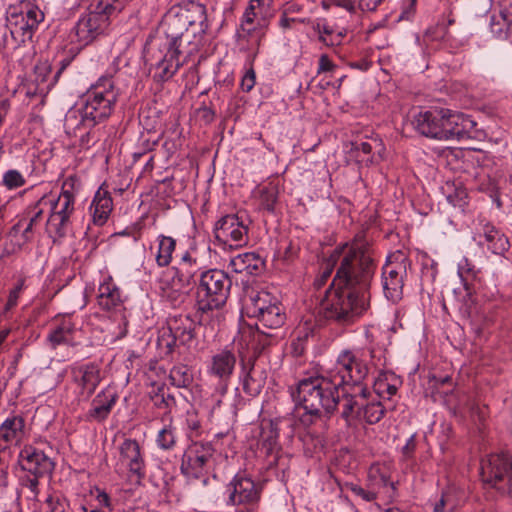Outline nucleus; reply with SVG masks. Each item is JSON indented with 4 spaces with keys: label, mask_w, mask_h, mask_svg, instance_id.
I'll use <instances>...</instances> for the list:
<instances>
[{
    "label": "nucleus",
    "mask_w": 512,
    "mask_h": 512,
    "mask_svg": "<svg viewBox=\"0 0 512 512\" xmlns=\"http://www.w3.org/2000/svg\"><path fill=\"white\" fill-rule=\"evenodd\" d=\"M167 332L169 339H166V331H164L160 341H165L166 347L171 352L177 341L186 345L194 339V322L187 315L173 316L167 321Z\"/></svg>",
    "instance_id": "nucleus-22"
},
{
    "label": "nucleus",
    "mask_w": 512,
    "mask_h": 512,
    "mask_svg": "<svg viewBox=\"0 0 512 512\" xmlns=\"http://www.w3.org/2000/svg\"><path fill=\"white\" fill-rule=\"evenodd\" d=\"M258 452L266 461L269 467L278 462L281 447L278 442L279 428L275 421L262 419L259 424Z\"/></svg>",
    "instance_id": "nucleus-20"
},
{
    "label": "nucleus",
    "mask_w": 512,
    "mask_h": 512,
    "mask_svg": "<svg viewBox=\"0 0 512 512\" xmlns=\"http://www.w3.org/2000/svg\"><path fill=\"white\" fill-rule=\"evenodd\" d=\"M338 387L327 375L310 376L301 379L297 385V399L303 409L333 414L339 404Z\"/></svg>",
    "instance_id": "nucleus-5"
},
{
    "label": "nucleus",
    "mask_w": 512,
    "mask_h": 512,
    "mask_svg": "<svg viewBox=\"0 0 512 512\" xmlns=\"http://www.w3.org/2000/svg\"><path fill=\"white\" fill-rule=\"evenodd\" d=\"M443 113H446L443 108L419 112L415 115L412 122L414 128L425 137L441 140L443 132L441 126L443 125L442 121H444Z\"/></svg>",
    "instance_id": "nucleus-26"
},
{
    "label": "nucleus",
    "mask_w": 512,
    "mask_h": 512,
    "mask_svg": "<svg viewBox=\"0 0 512 512\" xmlns=\"http://www.w3.org/2000/svg\"><path fill=\"white\" fill-rule=\"evenodd\" d=\"M117 396L110 391H103L96 395L91 404L86 418L89 421L101 422L110 414L112 407L116 402Z\"/></svg>",
    "instance_id": "nucleus-31"
},
{
    "label": "nucleus",
    "mask_w": 512,
    "mask_h": 512,
    "mask_svg": "<svg viewBox=\"0 0 512 512\" xmlns=\"http://www.w3.org/2000/svg\"><path fill=\"white\" fill-rule=\"evenodd\" d=\"M122 7L123 3L120 0H93L89 12L82 16L74 27L77 41L81 45L92 42L108 26L109 17Z\"/></svg>",
    "instance_id": "nucleus-6"
},
{
    "label": "nucleus",
    "mask_w": 512,
    "mask_h": 512,
    "mask_svg": "<svg viewBox=\"0 0 512 512\" xmlns=\"http://www.w3.org/2000/svg\"><path fill=\"white\" fill-rule=\"evenodd\" d=\"M467 192L463 188H456L454 193L447 195V200L455 207H464L466 205Z\"/></svg>",
    "instance_id": "nucleus-53"
},
{
    "label": "nucleus",
    "mask_w": 512,
    "mask_h": 512,
    "mask_svg": "<svg viewBox=\"0 0 512 512\" xmlns=\"http://www.w3.org/2000/svg\"><path fill=\"white\" fill-rule=\"evenodd\" d=\"M345 36V32L343 30L338 29L333 35L326 36L323 35L322 42L326 46H338L341 44L343 37Z\"/></svg>",
    "instance_id": "nucleus-57"
},
{
    "label": "nucleus",
    "mask_w": 512,
    "mask_h": 512,
    "mask_svg": "<svg viewBox=\"0 0 512 512\" xmlns=\"http://www.w3.org/2000/svg\"><path fill=\"white\" fill-rule=\"evenodd\" d=\"M183 61L178 59L172 53L167 50L163 58H161L156 64L155 78L160 81H166L170 79L183 65Z\"/></svg>",
    "instance_id": "nucleus-37"
},
{
    "label": "nucleus",
    "mask_w": 512,
    "mask_h": 512,
    "mask_svg": "<svg viewBox=\"0 0 512 512\" xmlns=\"http://www.w3.org/2000/svg\"><path fill=\"white\" fill-rule=\"evenodd\" d=\"M113 207L112 198L108 191L99 189L93 198V201L90 206V211L92 213L93 222L96 225H103Z\"/></svg>",
    "instance_id": "nucleus-33"
},
{
    "label": "nucleus",
    "mask_w": 512,
    "mask_h": 512,
    "mask_svg": "<svg viewBox=\"0 0 512 512\" xmlns=\"http://www.w3.org/2000/svg\"><path fill=\"white\" fill-rule=\"evenodd\" d=\"M43 19V12L37 8L23 11L18 6H10L6 11V27L10 31V40L6 38L7 45L17 49L31 42L35 30Z\"/></svg>",
    "instance_id": "nucleus-9"
},
{
    "label": "nucleus",
    "mask_w": 512,
    "mask_h": 512,
    "mask_svg": "<svg viewBox=\"0 0 512 512\" xmlns=\"http://www.w3.org/2000/svg\"><path fill=\"white\" fill-rule=\"evenodd\" d=\"M429 386L437 393L447 395L452 390V378L448 375L443 377H437L432 375L429 378Z\"/></svg>",
    "instance_id": "nucleus-50"
},
{
    "label": "nucleus",
    "mask_w": 512,
    "mask_h": 512,
    "mask_svg": "<svg viewBox=\"0 0 512 512\" xmlns=\"http://www.w3.org/2000/svg\"><path fill=\"white\" fill-rule=\"evenodd\" d=\"M335 67V64L330 60V58L326 54H323L320 56L317 72L318 74L329 72L334 70Z\"/></svg>",
    "instance_id": "nucleus-60"
},
{
    "label": "nucleus",
    "mask_w": 512,
    "mask_h": 512,
    "mask_svg": "<svg viewBox=\"0 0 512 512\" xmlns=\"http://www.w3.org/2000/svg\"><path fill=\"white\" fill-rule=\"evenodd\" d=\"M232 281L227 273L210 269L201 274L197 288V309L203 313L222 308L229 296Z\"/></svg>",
    "instance_id": "nucleus-8"
},
{
    "label": "nucleus",
    "mask_w": 512,
    "mask_h": 512,
    "mask_svg": "<svg viewBox=\"0 0 512 512\" xmlns=\"http://www.w3.org/2000/svg\"><path fill=\"white\" fill-rule=\"evenodd\" d=\"M45 214L39 206V200L29 205L24 212L23 218L11 228L9 237L21 248L34 238L35 227L40 224Z\"/></svg>",
    "instance_id": "nucleus-18"
},
{
    "label": "nucleus",
    "mask_w": 512,
    "mask_h": 512,
    "mask_svg": "<svg viewBox=\"0 0 512 512\" xmlns=\"http://www.w3.org/2000/svg\"><path fill=\"white\" fill-rule=\"evenodd\" d=\"M302 22L301 20L293 17H289V14L283 13L279 20V26L283 29H290L294 24Z\"/></svg>",
    "instance_id": "nucleus-61"
},
{
    "label": "nucleus",
    "mask_w": 512,
    "mask_h": 512,
    "mask_svg": "<svg viewBox=\"0 0 512 512\" xmlns=\"http://www.w3.org/2000/svg\"><path fill=\"white\" fill-rule=\"evenodd\" d=\"M39 478L38 475L30 472H25L20 478L19 483L22 488H26L30 492L29 498L32 500H38L39 496Z\"/></svg>",
    "instance_id": "nucleus-49"
},
{
    "label": "nucleus",
    "mask_w": 512,
    "mask_h": 512,
    "mask_svg": "<svg viewBox=\"0 0 512 512\" xmlns=\"http://www.w3.org/2000/svg\"><path fill=\"white\" fill-rule=\"evenodd\" d=\"M408 267L410 260L405 252L397 250L388 255L382 268V287L388 300L397 302L402 298Z\"/></svg>",
    "instance_id": "nucleus-12"
},
{
    "label": "nucleus",
    "mask_w": 512,
    "mask_h": 512,
    "mask_svg": "<svg viewBox=\"0 0 512 512\" xmlns=\"http://www.w3.org/2000/svg\"><path fill=\"white\" fill-rule=\"evenodd\" d=\"M475 238L482 246L496 255L504 254L510 247L508 238L489 222L481 223V229L476 233Z\"/></svg>",
    "instance_id": "nucleus-29"
},
{
    "label": "nucleus",
    "mask_w": 512,
    "mask_h": 512,
    "mask_svg": "<svg viewBox=\"0 0 512 512\" xmlns=\"http://www.w3.org/2000/svg\"><path fill=\"white\" fill-rule=\"evenodd\" d=\"M490 30L497 39L508 37L512 31V2L502 4L498 14L491 17Z\"/></svg>",
    "instance_id": "nucleus-32"
},
{
    "label": "nucleus",
    "mask_w": 512,
    "mask_h": 512,
    "mask_svg": "<svg viewBox=\"0 0 512 512\" xmlns=\"http://www.w3.org/2000/svg\"><path fill=\"white\" fill-rule=\"evenodd\" d=\"M98 305L102 310L107 312L120 313L121 316V331L116 338L121 339L127 334L128 321L123 314L124 306L121 298V292L116 284L109 277L98 288Z\"/></svg>",
    "instance_id": "nucleus-21"
},
{
    "label": "nucleus",
    "mask_w": 512,
    "mask_h": 512,
    "mask_svg": "<svg viewBox=\"0 0 512 512\" xmlns=\"http://www.w3.org/2000/svg\"><path fill=\"white\" fill-rule=\"evenodd\" d=\"M158 447L162 450H171L176 445L175 427L172 423L165 425L159 432L156 438Z\"/></svg>",
    "instance_id": "nucleus-46"
},
{
    "label": "nucleus",
    "mask_w": 512,
    "mask_h": 512,
    "mask_svg": "<svg viewBox=\"0 0 512 512\" xmlns=\"http://www.w3.org/2000/svg\"><path fill=\"white\" fill-rule=\"evenodd\" d=\"M79 190V180L76 176L66 178L57 197L43 195L39 206L48 214L46 232L52 238L65 236L70 226V218L75 210V196Z\"/></svg>",
    "instance_id": "nucleus-3"
},
{
    "label": "nucleus",
    "mask_w": 512,
    "mask_h": 512,
    "mask_svg": "<svg viewBox=\"0 0 512 512\" xmlns=\"http://www.w3.org/2000/svg\"><path fill=\"white\" fill-rule=\"evenodd\" d=\"M176 241L172 237L160 235L158 237V251L156 262L159 266H168L172 260V254L175 251Z\"/></svg>",
    "instance_id": "nucleus-40"
},
{
    "label": "nucleus",
    "mask_w": 512,
    "mask_h": 512,
    "mask_svg": "<svg viewBox=\"0 0 512 512\" xmlns=\"http://www.w3.org/2000/svg\"><path fill=\"white\" fill-rule=\"evenodd\" d=\"M214 455L213 445L209 442H193L185 450L181 472L190 480L201 479L203 486L210 484L211 479L206 476Z\"/></svg>",
    "instance_id": "nucleus-14"
},
{
    "label": "nucleus",
    "mask_w": 512,
    "mask_h": 512,
    "mask_svg": "<svg viewBox=\"0 0 512 512\" xmlns=\"http://www.w3.org/2000/svg\"><path fill=\"white\" fill-rule=\"evenodd\" d=\"M250 301L251 303L248 309L253 317L281 305L278 296L267 290L257 291L255 294L251 295Z\"/></svg>",
    "instance_id": "nucleus-34"
},
{
    "label": "nucleus",
    "mask_w": 512,
    "mask_h": 512,
    "mask_svg": "<svg viewBox=\"0 0 512 512\" xmlns=\"http://www.w3.org/2000/svg\"><path fill=\"white\" fill-rule=\"evenodd\" d=\"M447 503V496L443 493L440 499L433 504V512H445V507L447 506Z\"/></svg>",
    "instance_id": "nucleus-64"
},
{
    "label": "nucleus",
    "mask_w": 512,
    "mask_h": 512,
    "mask_svg": "<svg viewBox=\"0 0 512 512\" xmlns=\"http://www.w3.org/2000/svg\"><path fill=\"white\" fill-rule=\"evenodd\" d=\"M73 382L80 389V394L89 398L101 381L100 368L94 363L74 365L71 367Z\"/></svg>",
    "instance_id": "nucleus-25"
},
{
    "label": "nucleus",
    "mask_w": 512,
    "mask_h": 512,
    "mask_svg": "<svg viewBox=\"0 0 512 512\" xmlns=\"http://www.w3.org/2000/svg\"><path fill=\"white\" fill-rule=\"evenodd\" d=\"M480 272V269L466 257L462 258L458 263V274L462 279L464 286L469 284V281L479 280Z\"/></svg>",
    "instance_id": "nucleus-44"
},
{
    "label": "nucleus",
    "mask_w": 512,
    "mask_h": 512,
    "mask_svg": "<svg viewBox=\"0 0 512 512\" xmlns=\"http://www.w3.org/2000/svg\"><path fill=\"white\" fill-rule=\"evenodd\" d=\"M163 27L166 42L164 47L183 62L198 52L208 29L206 7L189 1L172 7L165 15Z\"/></svg>",
    "instance_id": "nucleus-1"
},
{
    "label": "nucleus",
    "mask_w": 512,
    "mask_h": 512,
    "mask_svg": "<svg viewBox=\"0 0 512 512\" xmlns=\"http://www.w3.org/2000/svg\"><path fill=\"white\" fill-rule=\"evenodd\" d=\"M260 262V257L255 253H244L231 259L230 266L236 273L252 274L258 269Z\"/></svg>",
    "instance_id": "nucleus-38"
},
{
    "label": "nucleus",
    "mask_w": 512,
    "mask_h": 512,
    "mask_svg": "<svg viewBox=\"0 0 512 512\" xmlns=\"http://www.w3.org/2000/svg\"><path fill=\"white\" fill-rule=\"evenodd\" d=\"M228 504L235 506V512H259L262 485L252 478L237 474L227 485Z\"/></svg>",
    "instance_id": "nucleus-13"
},
{
    "label": "nucleus",
    "mask_w": 512,
    "mask_h": 512,
    "mask_svg": "<svg viewBox=\"0 0 512 512\" xmlns=\"http://www.w3.org/2000/svg\"><path fill=\"white\" fill-rule=\"evenodd\" d=\"M90 495H95V505H81L80 510L82 512H112L113 504L111 497L104 490L95 487L90 490Z\"/></svg>",
    "instance_id": "nucleus-39"
},
{
    "label": "nucleus",
    "mask_w": 512,
    "mask_h": 512,
    "mask_svg": "<svg viewBox=\"0 0 512 512\" xmlns=\"http://www.w3.org/2000/svg\"><path fill=\"white\" fill-rule=\"evenodd\" d=\"M248 230V226L238 215L230 214L216 222L214 235L219 243L239 248L248 243Z\"/></svg>",
    "instance_id": "nucleus-16"
},
{
    "label": "nucleus",
    "mask_w": 512,
    "mask_h": 512,
    "mask_svg": "<svg viewBox=\"0 0 512 512\" xmlns=\"http://www.w3.org/2000/svg\"><path fill=\"white\" fill-rule=\"evenodd\" d=\"M444 121L441 128V140L469 138L476 126V122L463 113L444 109Z\"/></svg>",
    "instance_id": "nucleus-23"
},
{
    "label": "nucleus",
    "mask_w": 512,
    "mask_h": 512,
    "mask_svg": "<svg viewBox=\"0 0 512 512\" xmlns=\"http://www.w3.org/2000/svg\"><path fill=\"white\" fill-rule=\"evenodd\" d=\"M331 259L339 263L332 281L334 286L350 287L370 298V284L376 265L368 242L363 237H357L350 244L337 247Z\"/></svg>",
    "instance_id": "nucleus-2"
},
{
    "label": "nucleus",
    "mask_w": 512,
    "mask_h": 512,
    "mask_svg": "<svg viewBox=\"0 0 512 512\" xmlns=\"http://www.w3.org/2000/svg\"><path fill=\"white\" fill-rule=\"evenodd\" d=\"M119 454L117 466L126 468L129 477L136 483H140L145 477L146 465L139 443L134 439H125L119 446Z\"/></svg>",
    "instance_id": "nucleus-19"
},
{
    "label": "nucleus",
    "mask_w": 512,
    "mask_h": 512,
    "mask_svg": "<svg viewBox=\"0 0 512 512\" xmlns=\"http://www.w3.org/2000/svg\"><path fill=\"white\" fill-rule=\"evenodd\" d=\"M304 413L300 415L299 421L300 423L305 426L309 427L313 425L315 422H317L321 417L325 414L323 411H317L314 412L311 409H304Z\"/></svg>",
    "instance_id": "nucleus-54"
},
{
    "label": "nucleus",
    "mask_w": 512,
    "mask_h": 512,
    "mask_svg": "<svg viewBox=\"0 0 512 512\" xmlns=\"http://www.w3.org/2000/svg\"><path fill=\"white\" fill-rule=\"evenodd\" d=\"M2 182L10 190L22 187L26 183L24 176L15 169H10L4 173Z\"/></svg>",
    "instance_id": "nucleus-51"
},
{
    "label": "nucleus",
    "mask_w": 512,
    "mask_h": 512,
    "mask_svg": "<svg viewBox=\"0 0 512 512\" xmlns=\"http://www.w3.org/2000/svg\"><path fill=\"white\" fill-rule=\"evenodd\" d=\"M96 123L82 109H71L65 116L64 127L69 136L79 139V145L87 149L95 141L93 128Z\"/></svg>",
    "instance_id": "nucleus-17"
},
{
    "label": "nucleus",
    "mask_w": 512,
    "mask_h": 512,
    "mask_svg": "<svg viewBox=\"0 0 512 512\" xmlns=\"http://www.w3.org/2000/svg\"><path fill=\"white\" fill-rule=\"evenodd\" d=\"M278 194V186L272 182L260 187L258 190V199L262 209L268 212H274Z\"/></svg>",
    "instance_id": "nucleus-41"
},
{
    "label": "nucleus",
    "mask_w": 512,
    "mask_h": 512,
    "mask_svg": "<svg viewBox=\"0 0 512 512\" xmlns=\"http://www.w3.org/2000/svg\"><path fill=\"white\" fill-rule=\"evenodd\" d=\"M368 372L367 364L358 354L351 350H343L326 374L341 388L344 385L359 386Z\"/></svg>",
    "instance_id": "nucleus-11"
},
{
    "label": "nucleus",
    "mask_w": 512,
    "mask_h": 512,
    "mask_svg": "<svg viewBox=\"0 0 512 512\" xmlns=\"http://www.w3.org/2000/svg\"><path fill=\"white\" fill-rule=\"evenodd\" d=\"M24 426L21 416L8 417L0 426V450L18 445L24 436Z\"/></svg>",
    "instance_id": "nucleus-30"
},
{
    "label": "nucleus",
    "mask_w": 512,
    "mask_h": 512,
    "mask_svg": "<svg viewBox=\"0 0 512 512\" xmlns=\"http://www.w3.org/2000/svg\"><path fill=\"white\" fill-rule=\"evenodd\" d=\"M20 464L24 472H30L40 477L51 474L54 469V463L44 452L31 447L25 448L21 452Z\"/></svg>",
    "instance_id": "nucleus-28"
},
{
    "label": "nucleus",
    "mask_w": 512,
    "mask_h": 512,
    "mask_svg": "<svg viewBox=\"0 0 512 512\" xmlns=\"http://www.w3.org/2000/svg\"><path fill=\"white\" fill-rule=\"evenodd\" d=\"M315 29L318 31L319 34V40L322 42L323 35L331 36L333 35L338 29H336L334 26L329 25L328 23H317L315 26Z\"/></svg>",
    "instance_id": "nucleus-59"
},
{
    "label": "nucleus",
    "mask_w": 512,
    "mask_h": 512,
    "mask_svg": "<svg viewBox=\"0 0 512 512\" xmlns=\"http://www.w3.org/2000/svg\"><path fill=\"white\" fill-rule=\"evenodd\" d=\"M346 487L350 489L356 496L360 497L361 499L367 502L374 501L377 498V493L373 491H367L356 484H346Z\"/></svg>",
    "instance_id": "nucleus-55"
},
{
    "label": "nucleus",
    "mask_w": 512,
    "mask_h": 512,
    "mask_svg": "<svg viewBox=\"0 0 512 512\" xmlns=\"http://www.w3.org/2000/svg\"><path fill=\"white\" fill-rule=\"evenodd\" d=\"M369 301V297L357 293L353 288L334 286L332 282L321 301L320 310L328 320L350 324L368 309Z\"/></svg>",
    "instance_id": "nucleus-4"
},
{
    "label": "nucleus",
    "mask_w": 512,
    "mask_h": 512,
    "mask_svg": "<svg viewBox=\"0 0 512 512\" xmlns=\"http://www.w3.org/2000/svg\"><path fill=\"white\" fill-rule=\"evenodd\" d=\"M338 405H341V417L345 420L347 426L352 425L353 419L361 417L363 402L360 403L356 395L350 393L343 394L342 399L339 397Z\"/></svg>",
    "instance_id": "nucleus-36"
},
{
    "label": "nucleus",
    "mask_w": 512,
    "mask_h": 512,
    "mask_svg": "<svg viewBox=\"0 0 512 512\" xmlns=\"http://www.w3.org/2000/svg\"><path fill=\"white\" fill-rule=\"evenodd\" d=\"M118 96L112 77L101 76L83 96L81 108L97 125L111 116Z\"/></svg>",
    "instance_id": "nucleus-7"
},
{
    "label": "nucleus",
    "mask_w": 512,
    "mask_h": 512,
    "mask_svg": "<svg viewBox=\"0 0 512 512\" xmlns=\"http://www.w3.org/2000/svg\"><path fill=\"white\" fill-rule=\"evenodd\" d=\"M256 83V75L253 68H250L242 78L241 88L245 92H249L253 89Z\"/></svg>",
    "instance_id": "nucleus-56"
},
{
    "label": "nucleus",
    "mask_w": 512,
    "mask_h": 512,
    "mask_svg": "<svg viewBox=\"0 0 512 512\" xmlns=\"http://www.w3.org/2000/svg\"><path fill=\"white\" fill-rule=\"evenodd\" d=\"M259 5H260V0H251L243 14V18H242V22H241V31H242V33H244L247 36L251 35L256 30L255 9Z\"/></svg>",
    "instance_id": "nucleus-45"
},
{
    "label": "nucleus",
    "mask_w": 512,
    "mask_h": 512,
    "mask_svg": "<svg viewBox=\"0 0 512 512\" xmlns=\"http://www.w3.org/2000/svg\"><path fill=\"white\" fill-rule=\"evenodd\" d=\"M384 0H359V8L362 11H375Z\"/></svg>",
    "instance_id": "nucleus-62"
},
{
    "label": "nucleus",
    "mask_w": 512,
    "mask_h": 512,
    "mask_svg": "<svg viewBox=\"0 0 512 512\" xmlns=\"http://www.w3.org/2000/svg\"><path fill=\"white\" fill-rule=\"evenodd\" d=\"M483 482L500 491L511 492L512 456L508 453H495L481 464Z\"/></svg>",
    "instance_id": "nucleus-15"
},
{
    "label": "nucleus",
    "mask_w": 512,
    "mask_h": 512,
    "mask_svg": "<svg viewBox=\"0 0 512 512\" xmlns=\"http://www.w3.org/2000/svg\"><path fill=\"white\" fill-rule=\"evenodd\" d=\"M258 320L257 334L254 335V340L257 341L262 349L270 344V338L274 337L273 331L280 329L286 320V315L282 304L271 308L264 313L256 316Z\"/></svg>",
    "instance_id": "nucleus-24"
},
{
    "label": "nucleus",
    "mask_w": 512,
    "mask_h": 512,
    "mask_svg": "<svg viewBox=\"0 0 512 512\" xmlns=\"http://www.w3.org/2000/svg\"><path fill=\"white\" fill-rule=\"evenodd\" d=\"M385 413V409L380 402L364 404L361 408V417L365 419L368 424H375L379 422Z\"/></svg>",
    "instance_id": "nucleus-47"
},
{
    "label": "nucleus",
    "mask_w": 512,
    "mask_h": 512,
    "mask_svg": "<svg viewBox=\"0 0 512 512\" xmlns=\"http://www.w3.org/2000/svg\"><path fill=\"white\" fill-rule=\"evenodd\" d=\"M169 380L177 388H187L193 382V374L188 366L178 364L170 370Z\"/></svg>",
    "instance_id": "nucleus-42"
},
{
    "label": "nucleus",
    "mask_w": 512,
    "mask_h": 512,
    "mask_svg": "<svg viewBox=\"0 0 512 512\" xmlns=\"http://www.w3.org/2000/svg\"><path fill=\"white\" fill-rule=\"evenodd\" d=\"M458 310L466 317H471L475 310V300L473 298V288L470 284L464 286V295L456 304Z\"/></svg>",
    "instance_id": "nucleus-48"
},
{
    "label": "nucleus",
    "mask_w": 512,
    "mask_h": 512,
    "mask_svg": "<svg viewBox=\"0 0 512 512\" xmlns=\"http://www.w3.org/2000/svg\"><path fill=\"white\" fill-rule=\"evenodd\" d=\"M236 363L237 357L233 351L221 349L211 356L208 373L226 386L234 373Z\"/></svg>",
    "instance_id": "nucleus-27"
},
{
    "label": "nucleus",
    "mask_w": 512,
    "mask_h": 512,
    "mask_svg": "<svg viewBox=\"0 0 512 512\" xmlns=\"http://www.w3.org/2000/svg\"><path fill=\"white\" fill-rule=\"evenodd\" d=\"M55 322V327L47 337L52 348L68 343L69 337L75 330V325L69 317L56 318Z\"/></svg>",
    "instance_id": "nucleus-35"
},
{
    "label": "nucleus",
    "mask_w": 512,
    "mask_h": 512,
    "mask_svg": "<svg viewBox=\"0 0 512 512\" xmlns=\"http://www.w3.org/2000/svg\"><path fill=\"white\" fill-rule=\"evenodd\" d=\"M194 266L195 262L193 263L189 256H184L179 267L172 268L161 277V295L172 305H178L186 298L195 273Z\"/></svg>",
    "instance_id": "nucleus-10"
},
{
    "label": "nucleus",
    "mask_w": 512,
    "mask_h": 512,
    "mask_svg": "<svg viewBox=\"0 0 512 512\" xmlns=\"http://www.w3.org/2000/svg\"><path fill=\"white\" fill-rule=\"evenodd\" d=\"M264 386L262 378L257 377L254 364L245 372L243 390L250 396L258 395Z\"/></svg>",
    "instance_id": "nucleus-43"
},
{
    "label": "nucleus",
    "mask_w": 512,
    "mask_h": 512,
    "mask_svg": "<svg viewBox=\"0 0 512 512\" xmlns=\"http://www.w3.org/2000/svg\"><path fill=\"white\" fill-rule=\"evenodd\" d=\"M45 503L47 505L46 512H66L68 507V503L64 499L54 496H48Z\"/></svg>",
    "instance_id": "nucleus-52"
},
{
    "label": "nucleus",
    "mask_w": 512,
    "mask_h": 512,
    "mask_svg": "<svg viewBox=\"0 0 512 512\" xmlns=\"http://www.w3.org/2000/svg\"><path fill=\"white\" fill-rule=\"evenodd\" d=\"M23 285H24V281L20 280L19 283L17 284V286L10 291L8 301L6 304L7 308H12L17 304L19 294L23 289Z\"/></svg>",
    "instance_id": "nucleus-58"
},
{
    "label": "nucleus",
    "mask_w": 512,
    "mask_h": 512,
    "mask_svg": "<svg viewBox=\"0 0 512 512\" xmlns=\"http://www.w3.org/2000/svg\"><path fill=\"white\" fill-rule=\"evenodd\" d=\"M337 262H334L332 259H331V256L329 257L327 263H326V267L324 268L322 274H321V277L320 279L317 280V284L318 285H321L323 283H325L327 281V279L331 276L332 274V267L336 264Z\"/></svg>",
    "instance_id": "nucleus-63"
}]
</instances>
